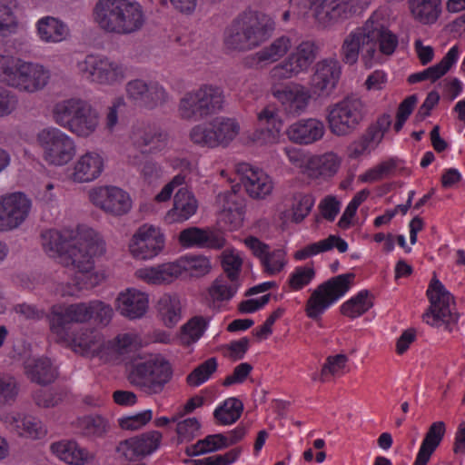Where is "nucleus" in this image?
<instances>
[{
	"instance_id": "nucleus-24",
	"label": "nucleus",
	"mask_w": 465,
	"mask_h": 465,
	"mask_svg": "<svg viewBox=\"0 0 465 465\" xmlns=\"http://www.w3.org/2000/svg\"><path fill=\"white\" fill-rule=\"evenodd\" d=\"M179 241L183 246L222 249L225 240L222 234L209 228L190 227L180 232Z\"/></svg>"
},
{
	"instance_id": "nucleus-2",
	"label": "nucleus",
	"mask_w": 465,
	"mask_h": 465,
	"mask_svg": "<svg viewBox=\"0 0 465 465\" xmlns=\"http://www.w3.org/2000/svg\"><path fill=\"white\" fill-rule=\"evenodd\" d=\"M94 18L101 29L117 35L133 34L144 24L141 5L130 0H98Z\"/></svg>"
},
{
	"instance_id": "nucleus-22",
	"label": "nucleus",
	"mask_w": 465,
	"mask_h": 465,
	"mask_svg": "<svg viewBox=\"0 0 465 465\" xmlns=\"http://www.w3.org/2000/svg\"><path fill=\"white\" fill-rule=\"evenodd\" d=\"M272 94L282 104L285 113L292 116L304 113L311 100L309 90L301 84H288L282 89L273 87Z\"/></svg>"
},
{
	"instance_id": "nucleus-20",
	"label": "nucleus",
	"mask_w": 465,
	"mask_h": 465,
	"mask_svg": "<svg viewBox=\"0 0 465 465\" xmlns=\"http://www.w3.org/2000/svg\"><path fill=\"white\" fill-rule=\"evenodd\" d=\"M340 62L334 58L323 59L315 64L312 76V89L318 96L329 95L336 87L341 77Z\"/></svg>"
},
{
	"instance_id": "nucleus-34",
	"label": "nucleus",
	"mask_w": 465,
	"mask_h": 465,
	"mask_svg": "<svg viewBox=\"0 0 465 465\" xmlns=\"http://www.w3.org/2000/svg\"><path fill=\"white\" fill-rule=\"evenodd\" d=\"M68 26L58 18L45 16L37 22V33L42 41L58 43L69 35Z\"/></svg>"
},
{
	"instance_id": "nucleus-3",
	"label": "nucleus",
	"mask_w": 465,
	"mask_h": 465,
	"mask_svg": "<svg viewBox=\"0 0 465 465\" xmlns=\"http://www.w3.org/2000/svg\"><path fill=\"white\" fill-rule=\"evenodd\" d=\"M73 230H49L42 234L43 245L48 252L58 254L65 267L86 273L94 268V246L76 239Z\"/></svg>"
},
{
	"instance_id": "nucleus-29",
	"label": "nucleus",
	"mask_w": 465,
	"mask_h": 465,
	"mask_svg": "<svg viewBox=\"0 0 465 465\" xmlns=\"http://www.w3.org/2000/svg\"><path fill=\"white\" fill-rule=\"evenodd\" d=\"M103 170V158L96 153H86L75 163L72 178L77 183L92 182L102 173Z\"/></svg>"
},
{
	"instance_id": "nucleus-49",
	"label": "nucleus",
	"mask_w": 465,
	"mask_h": 465,
	"mask_svg": "<svg viewBox=\"0 0 465 465\" xmlns=\"http://www.w3.org/2000/svg\"><path fill=\"white\" fill-rule=\"evenodd\" d=\"M112 349L122 357L124 361L133 364L139 360L135 354L136 345L130 334L118 335L113 342Z\"/></svg>"
},
{
	"instance_id": "nucleus-36",
	"label": "nucleus",
	"mask_w": 465,
	"mask_h": 465,
	"mask_svg": "<svg viewBox=\"0 0 465 465\" xmlns=\"http://www.w3.org/2000/svg\"><path fill=\"white\" fill-rule=\"evenodd\" d=\"M440 0H409L413 17L423 25L434 24L441 13Z\"/></svg>"
},
{
	"instance_id": "nucleus-17",
	"label": "nucleus",
	"mask_w": 465,
	"mask_h": 465,
	"mask_svg": "<svg viewBox=\"0 0 465 465\" xmlns=\"http://www.w3.org/2000/svg\"><path fill=\"white\" fill-rule=\"evenodd\" d=\"M92 203L104 212L115 216L127 213L132 207L129 194L116 186H104L90 193Z\"/></svg>"
},
{
	"instance_id": "nucleus-42",
	"label": "nucleus",
	"mask_w": 465,
	"mask_h": 465,
	"mask_svg": "<svg viewBox=\"0 0 465 465\" xmlns=\"http://www.w3.org/2000/svg\"><path fill=\"white\" fill-rule=\"evenodd\" d=\"M243 411L242 402L237 398H229L213 411V417L218 423L229 425L236 422Z\"/></svg>"
},
{
	"instance_id": "nucleus-32",
	"label": "nucleus",
	"mask_w": 465,
	"mask_h": 465,
	"mask_svg": "<svg viewBox=\"0 0 465 465\" xmlns=\"http://www.w3.org/2000/svg\"><path fill=\"white\" fill-rule=\"evenodd\" d=\"M166 134L160 129L147 127L137 129L133 133L132 140L134 145L142 153H150L160 150L163 145Z\"/></svg>"
},
{
	"instance_id": "nucleus-45",
	"label": "nucleus",
	"mask_w": 465,
	"mask_h": 465,
	"mask_svg": "<svg viewBox=\"0 0 465 465\" xmlns=\"http://www.w3.org/2000/svg\"><path fill=\"white\" fill-rule=\"evenodd\" d=\"M291 48V40L287 36L275 39L269 46L255 54L258 62H275L282 57Z\"/></svg>"
},
{
	"instance_id": "nucleus-18",
	"label": "nucleus",
	"mask_w": 465,
	"mask_h": 465,
	"mask_svg": "<svg viewBox=\"0 0 465 465\" xmlns=\"http://www.w3.org/2000/svg\"><path fill=\"white\" fill-rule=\"evenodd\" d=\"M164 239L160 231L143 225L134 234L129 248L132 254L140 260L156 256L163 248Z\"/></svg>"
},
{
	"instance_id": "nucleus-59",
	"label": "nucleus",
	"mask_w": 465,
	"mask_h": 465,
	"mask_svg": "<svg viewBox=\"0 0 465 465\" xmlns=\"http://www.w3.org/2000/svg\"><path fill=\"white\" fill-rule=\"evenodd\" d=\"M198 445H203V448L193 454H205L228 448L226 435L223 433L208 435L204 439L199 440Z\"/></svg>"
},
{
	"instance_id": "nucleus-37",
	"label": "nucleus",
	"mask_w": 465,
	"mask_h": 465,
	"mask_svg": "<svg viewBox=\"0 0 465 465\" xmlns=\"http://www.w3.org/2000/svg\"><path fill=\"white\" fill-rule=\"evenodd\" d=\"M182 273V265L178 263H164L156 267L145 268L138 271L141 278L153 283L170 282Z\"/></svg>"
},
{
	"instance_id": "nucleus-57",
	"label": "nucleus",
	"mask_w": 465,
	"mask_h": 465,
	"mask_svg": "<svg viewBox=\"0 0 465 465\" xmlns=\"http://www.w3.org/2000/svg\"><path fill=\"white\" fill-rule=\"evenodd\" d=\"M16 427L22 430L18 432L21 436L40 439L45 434V430L41 426V421L34 417H25L20 421L16 420Z\"/></svg>"
},
{
	"instance_id": "nucleus-51",
	"label": "nucleus",
	"mask_w": 465,
	"mask_h": 465,
	"mask_svg": "<svg viewBox=\"0 0 465 465\" xmlns=\"http://www.w3.org/2000/svg\"><path fill=\"white\" fill-rule=\"evenodd\" d=\"M217 370V361L215 358H209L198 365L187 377L186 381L191 386H200L205 382L211 375Z\"/></svg>"
},
{
	"instance_id": "nucleus-64",
	"label": "nucleus",
	"mask_w": 465,
	"mask_h": 465,
	"mask_svg": "<svg viewBox=\"0 0 465 465\" xmlns=\"http://www.w3.org/2000/svg\"><path fill=\"white\" fill-rule=\"evenodd\" d=\"M152 411L147 410L141 413L119 419V425L124 430H138L152 420Z\"/></svg>"
},
{
	"instance_id": "nucleus-58",
	"label": "nucleus",
	"mask_w": 465,
	"mask_h": 465,
	"mask_svg": "<svg viewBox=\"0 0 465 465\" xmlns=\"http://www.w3.org/2000/svg\"><path fill=\"white\" fill-rule=\"evenodd\" d=\"M18 393L15 379L9 375L0 374V404H10Z\"/></svg>"
},
{
	"instance_id": "nucleus-41",
	"label": "nucleus",
	"mask_w": 465,
	"mask_h": 465,
	"mask_svg": "<svg viewBox=\"0 0 465 465\" xmlns=\"http://www.w3.org/2000/svg\"><path fill=\"white\" fill-rule=\"evenodd\" d=\"M371 296L368 290L360 291L341 306V314L351 319L361 316L373 306V302L369 299Z\"/></svg>"
},
{
	"instance_id": "nucleus-61",
	"label": "nucleus",
	"mask_w": 465,
	"mask_h": 465,
	"mask_svg": "<svg viewBox=\"0 0 465 465\" xmlns=\"http://www.w3.org/2000/svg\"><path fill=\"white\" fill-rule=\"evenodd\" d=\"M201 424L196 418H188L177 423L176 432L179 436L180 441H191L197 435L200 430Z\"/></svg>"
},
{
	"instance_id": "nucleus-35",
	"label": "nucleus",
	"mask_w": 465,
	"mask_h": 465,
	"mask_svg": "<svg viewBox=\"0 0 465 465\" xmlns=\"http://www.w3.org/2000/svg\"><path fill=\"white\" fill-rule=\"evenodd\" d=\"M339 165L340 163L333 153H325L310 158L306 165V172L311 178L327 179L336 173Z\"/></svg>"
},
{
	"instance_id": "nucleus-14",
	"label": "nucleus",
	"mask_w": 465,
	"mask_h": 465,
	"mask_svg": "<svg viewBox=\"0 0 465 465\" xmlns=\"http://www.w3.org/2000/svg\"><path fill=\"white\" fill-rule=\"evenodd\" d=\"M127 98L135 104L146 109H154L165 104L169 95L158 82L136 78L125 85Z\"/></svg>"
},
{
	"instance_id": "nucleus-26",
	"label": "nucleus",
	"mask_w": 465,
	"mask_h": 465,
	"mask_svg": "<svg viewBox=\"0 0 465 465\" xmlns=\"http://www.w3.org/2000/svg\"><path fill=\"white\" fill-rule=\"evenodd\" d=\"M259 129L255 132V139L264 143L277 142L283 123L273 106H266L257 114Z\"/></svg>"
},
{
	"instance_id": "nucleus-33",
	"label": "nucleus",
	"mask_w": 465,
	"mask_h": 465,
	"mask_svg": "<svg viewBox=\"0 0 465 465\" xmlns=\"http://www.w3.org/2000/svg\"><path fill=\"white\" fill-rule=\"evenodd\" d=\"M25 369L27 377L40 385L50 384L56 378V371L47 358L28 360Z\"/></svg>"
},
{
	"instance_id": "nucleus-10",
	"label": "nucleus",
	"mask_w": 465,
	"mask_h": 465,
	"mask_svg": "<svg viewBox=\"0 0 465 465\" xmlns=\"http://www.w3.org/2000/svg\"><path fill=\"white\" fill-rule=\"evenodd\" d=\"M44 159L52 165L62 166L75 154L74 140L57 128H45L37 134Z\"/></svg>"
},
{
	"instance_id": "nucleus-8",
	"label": "nucleus",
	"mask_w": 465,
	"mask_h": 465,
	"mask_svg": "<svg viewBox=\"0 0 465 465\" xmlns=\"http://www.w3.org/2000/svg\"><path fill=\"white\" fill-rule=\"evenodd\" d=\"M354 273L340 274L321 283L306 302L305 312L309 318L318 321L322 314L350 289Z\"/></svg>"
},
{
	"instance_id": "nucleus-19",
	"label": "nucleus",
	"mask_w": 465,
	"mask_h": 465,
	"mask_svg": "<svg viewBox=\"0 0 465 465\" xmlns=\"http://www.w3.org/2000/svg\"><path fill=\"white\" fill-rule=\"evenodd\" d=\"M161 439L159 431H148L121 441L116 451L127 460H138L153 452L159 447Z\"/></svg>"
},
{
	"instance_id": "nucleus-27",
	"label": "nucleus",
	"mask_w": 465,
	"mask_h": 465,
	"mask_svg": "<svg viewBox=\"0 0 465 465\" xmlns=\"http://www.w3.org/2000/svg\"><path fill=\"white\" fill-rule=\"evenodd\" d=\"M148 296L135 289L121 292L116 299V309L123 316L134 320L143 317L148 309Z\"/></svg>"
},
{
	"instance_id": "nucleus-52",
	"label": "nucleus",
	"mask_w": 465,
	"mask_h": 465,
	"mask_svg": "<svg viewBox=\"0 0 465 465\" xmlns=\"http://www.w3.org/2000/svg\"><path fill=\"white\" fill-rule=\"evenodd\" d=\"M208 322L203 316H194L190 319L182 328V339L189 342L198 341L204 333Z\"/></svg>"
},
{
	"instance_id": "nucleus-56",
	"label": "nucleus",
	"mask_w": 465,
	"mask_h": 465,
	"mask_svg": "<svg viewBox=\"0 0 465 465\" xmlns=\"http://www.w3.org/2000/svg\"><path fill=\"white\" fill-rule=\"evenodd\" d=\"M183 263L182 270L190 271L191 275L194 277L203 276L211 269L210 261L203 256H188Z\"/></svg>"
},
{
	"instance_id": "nucleus-5",
	"label": "nucleus",
	"mask_w": 465,
	"mask_h": 465,
	"mask_svg": "<svg viewBox=\"0 0 465 465\" xmlns=\"http://www.w3.org/2000/svg\"><path fill=\"white\" fill-rule=\"evenodd\" d=\"M173 375L170 361L161 355H156L145 360L139 358L133 362L128 381L147 394H159L170 382Z\"/></svg>"
},
{
	"instance_id": "nucleus-31",
	"label": "nucleus",
	"mask_w": 465,
	"mask_h": 465,
	"mask_svg": "<svg viewBox=\"0 0 465 465\" xmlns=\"http://www.w3.org/2000/svg\"><path fill=\"white\" fill-rule=\"evenodd\" d=\"M87 104L82 99L71 98L57 103L53 109L54 122L63 128L70 130Z\"/></svg>"
},
{
	"instance_id": "nucleus-39",
	"label": "nucleus",
	"mask_w": 465,
	"mask_h": 465,
	"mask_svg": "<svg viewBox=\"0 0 465 465\" xmlns=\"http://www.w3.org/2000/svg\"><path fill=\"white\" fill-rule=\"evenodd\" d=\"M98 123V113L87 102L79 117L73 122L69 131L78 136L87 137L96 130Z\"/></svg>"
},
{
	"instance_id": "nucleus-62",
	"label": "nucleus",
	"mask_w": 465,
	"mask_h": 465,
	"mask_svg": "<svg viewBox=\"0 0 465 465\" xmlns=\"http://www.w3.org/2000/svg\"><path fill=\"white\" fill-rule=\"evenodd\" d=\"M329 4L330 1L328 0H313L311 4L313 16L324 27L332 25Z\"/></svg>"
},
{
	"instance_id": "nucleus-21",
	"label": "nucleus",
	"mask_w": 465,
	"mask_h": 465,
	"mask_svg": "<svg viewBox=\"0 0 465 465\" xmlns=\"http://www.w3.org/2000/svg\"><path fill=\"white\" fill-rule=\"evenodd\" d=\"M237 172L241 175V183L252 198L263 199L272 193L273 183L262 170L242 163L238 165Z\"/></svg>"
},
{
	"instance_id": "nucleus-6",
	"label": "nucleus",
	"mask_w": 465,
	"mask_h": 465,
	"mask_svg": "<svg viewBox=\"0 0 465 465\" xmlns=\"http://www.w3.org/2000/svg\"><path fill=\"white\" fill-rule=\"evenodd\" d=\"M223 102L224 95L220 87L203 84L185 93L180 99L178 115L185 121L199 122L221 111Z\"/></svg>"
},
{
	"instance_id": "nucleus-15",
	"label": "nucleus",
	"mask_w": 465,
	"mask_h": 465,
	"mask_svg": "<svg viewBox=\"0 0 465 465\" xmlns=\"http://www.w3.org/2000/svg\"><path fill=\"white\" fill-rule=\"evenodd\" d=\"M31 200L23 193L0 197V232L18 228L28 217Z\"/></svg>"
},
{
	"instance_id": "nucleus-28",
	"label": "nucleus",
	"mask_w": 465,
	"mask_h": 465,
	"mask_svg": "<svg viewBox=\"0 0 465 465\" xmlns=\"http://www.w3.org/2000/svg\"><path fill=\"white\" fill-rule=\"evenodd\" d=\"M198 201L186 188H180L173 197V206L168 211L165 220L170 223H183L195 214Z\"/></svg>"
},
{
	"instance_id": "nucleus-50",
	"label": "nucleus",
	"mask_w": 465,
	"mask_h": 465,
	"mask_svg": "<svg viewBox=\"0 0 465 465\" xmlns=\"http://www.w3.org/2000/svg\"><path fill=\"white\" fill-rule=\"evenodd\" d=\"M191 141L202 146L210 148L217 147V141L215 139V131L213 128L212 122L209 124H197L190 131Z\"/></svg>"
},
{
	"instance_id": "nucleus-43",
	"label": "nucleus",
	"mask_w": 465,
	"mask_h": 465,
	"mask_svg": "<svg viewBox=\"0 0 465 465\" xmlns=\"http://www.w3.org/2000/svg\"><path fill=\"white\" fill-rule=\"evenodd\" d=\"M74 351L87 353L97 351L101 344V334L94 329H84L74 335L72 340Z\"/></svg>"
},
{
	"instance_id": "nucleus-13",
	"label": "nucleus",
	"mask_w": 465,
	"mask_h": 465,
	"mask_svg": "<svg viewBox=\"0 0 465 465\" xmlns=\"http://www.w3.org/2000/svg\"><path fill=\"white\" fill-rule=\"evenodd\" d=\"M318 52L319 48L313 42L301 43L294 53L271 70V78L274 81L290 79L306 71L315 61Z\"/></svg>"
},
{
	"instance_id": "nucleus-1",
	"label": "nucleus",
	"mask_w": 465,
	"mask_h": 465,
	"mask_svg": "<svg viewBox=\"0 0 465 465\" xmlns=\"http://www.w3.org/2000/svg\"><path fill=\"white\" fill-rule=\"evenodd\" d=\"M274 25L273 20L264 13L242 12L225 30L224 45L229 50H252L271 37Z\"/></svg>"
},
{
	"instance_id": "nucleus-30",
	"label": "nucleus",
	"mask_w": 465,
	"mask_h": 465,
	"mask_svg": "<svg viewBox=\"0 0 465 465\" xmlns=\"http://www.w3.org/2000/svg\"><path fill=\"white\" fill-rule=\"evenodd\" d=\"M446 432L443 421H435L428 429L413 465H427L431 455L440 446Z\"/></svg>"
},
{
	"instance_id": "nucleus-9",
	"label": "nucleus",
	"mask_w": 465,
	"mask_h": 465,
	"mask_svg": "<svg viewBox=\"0 0 465 465\" xmlns=\"http://www.w3.org/2000/svg\"><path fill=\"white\" fill-rule=\"evenodd\" d=\"M327 121L332 134L342 136L352 133L363 119L364 104L354 96H347L327 108Z\"/></svg>"
},
{
	"instance_id": "nucleus-44",
	"label": "nucleus",
	"mask_w": 465,
	"mask_h": 465,
	"mask_svg": "<svg viewBox=\"0 0 465 465\" xmlns=\"http://www.w3.org/2000/svg\"><path fill=\"white\" fill-rule=\"evenodd\" d=\"M213 128L215 131L217 145H228L238 134V124L230 118H216L212 121Z\"/></svg>"
},
{
	"instance_id": "nucleus-47",
	"label": "nucleus",
	"mask_w": 465,
	"mask_h": 465,
	"mask_svg": "<svg viewBox=\"0 0 465 465\" xmlns=\"http://www.w3.org/2000/svg\"><path fill=\"white\" fill-rule=\"evenodd\" d=\"M239 286V282H231L228 284L227 280L223 276H220L209 288V294L213 301H229L234 296Z\"/></svg>"
},
{
	"instance_id": "nucleus-63",
	"label": "nucleus",
	"mask_w": 465,
	"mask_h": 465,
	"mask_svg": "<svg viewBox=\"0 0 465 465\" xmlns=\"http://www.w3.org/2000/svg\"><path fill=\"white\" fill-rule=\"evenodd\" d=\"M329 4L330 1L328 0H313L311 4L313 16L324 27L332 25Z\"/></svg>"
},
{
	"instance_id": "nucleus-46",
	"label": "nucleus",
	"mask_w": 465,
	"mask_h": 465,
	"mask_svg": "<svg viewBox=\"0 0 465 465\" xmlns=\"http://www.w3.org/2000/svg\"><path fill=\"white\" fill-rule=\"evenodd\" d=\"M77 428L80 432L87 437H102L109 429L107 420L100 416H85L78 419Z\"/></svg>"
},
{
	"instance_id": "nucleus-25",
	"label": "nucleus",
	"mask_w": 465,
	"mask_h": 465,
	"mask_svg": "<svg viewBox=\"0 0 465 465\" xmlns=\"http://www.w3.org/2000/svg\"><path fill=\"white\" fill-rule=\"evenodd\" d=\"M365 30L369 44L373 45L374 51L377 52L379 45V51L382 54L391 55L394 53L399 43L398 36L381 23L371 17L365 23Z\"/></svg>"
},
{
	"instance_id": "nucleus-53",
	"label": "nucleus",
	"mask_w": 465,
	"mask_h": 465,
	"mask_svg": "<svg viewBox=\"0 0 465 465\" xmlns=\"http://www.w3.org/2000/svg\"><path fill=\"white\" fill-rule=\"evenodd\" d=\"M348 361L347 355L342 353L328 356L325 363L322 367L319 378L320 381L325 382L329 376L337 375L345 368Z\"/></svg>"
},
{
	"instance_id": "nucleus-48",
	"label": "nucleus",
	"mask_w": 465,
	"mask_h": 465,
	"mask_svg": "<svg viewBox=\"0 0 465 465\" xmlns=\"http://www.w3.org/2000/svg\"><path fill=\"white\" fill-rule=\"evenodd\" d=\"M16 0H0V35H6L16 28L17 23L14 13Z\"/></svg>"
},
{
	"instance_id": "nucleus-40",
	"label": "nucleus",
	"mask_w": 465,
	"mask_h": 465,
	"mask_svg": "<svg viewBox=\"0 0 465 465\" xmlns=\"http://www.w3.org/2000/svg\"><path fill=\"white\" fill-rule=\"evenodd\" d=\"M158 313L168 328L175 326L181 319V304L177 296L164 294L157 304Z\"/></svg>"
},
{
	"instance_id": "nucleus-7",
	"label": "nucleus",
	"mask_w": 465,
	"mask_h": 465,
	"mask_svg": "<svg viewBox=\"0 0 465 465\" xmlns=\"http://www.w3.org/2000/svg\"><path fill=\"white\" fill-rule=\"evenodd\" d=\"M426 295L430 306L422 314L423 322L435 328L444 325L445 330L451 332L459 321L460 313L456 312L454 296L437 278L436 272H433Z\"/></svg>"
},
{
	"instance_id": "nucleus-12",
	"label": "nucleus",
	"mask_w": 465,
	"mask_h": 465,
	"mask_svg": "<svg viewBox=\"0 0 465 465\" xmlns=\"http://www.w3.org/2000/svg\"><path fill=\"white\" fill-rule=\"evenodd\" d=\"M360 52L364 65L371 68L374 62L381 59V54L374 51L373 45L369 44L365 30V24L351 32L343 40L340 50L341 61L349 65L357 63Z\"/></svg>"
},
{
	"instance_id": "nucleus-55",
	"label": "nucleus",
	"mask_w": 465,
	"mask_h": 465,
	"mask_svg": "<svg viewBox=\"0 0 465 465\" xmlns=\"http://www.w3.org/2000/svg\"><path fill=\"white\" fill-rule=\"evenodd\" d=\"M285 252L282 249L268 252L261 261L264 267V271L269 274H276L280 272L285 265Z\"/></svg>"
},
{
	"instance_id": "nucleus-4",
	"label": "nucleus",
	"mask_w": 465,
	"mask_h": 465,
	"mask_svg": "<svg viewBox=\"0 0 465 465\" xmlns=\"http://www.w3.org/2000/svg\"><path fill=\"white\" fill-rule=\"evenodd\" d=\"M49 78L43 65L0 54V80L8 85L33 93L43 89Z\"/></svg>"
},
{
	"instance_id": "nucleus-60",
	"label": "nucleus",
	"mask_w": 465,
	"mask_h": 465,
	"mask_svg": "<svg viewBox=\"0 0 465 465\" xmlns=\"http://www.w3.org/2000/svg\"><path fill=\"white\" fill-rule=\"evenodd\" d=\"M314 276L315 271L312 267H298L290 276V287L296 291L301 290L309 284Z\"/></svg>"
},
{
	"instance_id": "nucleus-16",
	"label": "nucleus",
	"mask_w": 465,
	"mask_h": 465,
	"mask_svg": "<svg viewBox=\"0 0 465 465\" xmlns=\"http://www.w3.org/2000/svg\"><path fill=\"white\" fill-rule=\"evenodd\" d=\"M78 68L87 79L99 84H114L124 78L123 67L106 57L87 55Z\"/></svg>"
},
{
	"instance_id": "nucleus-54",
	"label": "nucleus",
	"mask_w": 465,
	"mask_h": 465,
	"mask_svg": "<svg viewBox=\"0 0 465 465\" xmlns=\"http://www.w3.org/2000/svg\"><path fill=\"white\" fill-rule=\"evenodd\" d=\"M292 219L301 223L311 212L314 205V198L311 194L296 193L293 196Z\"/></svg>"
},
{
	"instance_id": "nucleus-23",
	"label": "nucleus",
	"mask_w": 465,
	"mask_h": 465,
	"mask_svg": "<svg viewBox=\"0 0 465 465\" xmlns=\"http://www.w3.org/2000/svg\"><path fill=\"white\" fill-rule=\"evenodd\" d=\"M325 133L323 123L315 118L302 119L291 124L286 134L288 138L299 144H311L322 138Z\"/></svg>"
},
{
	"instance_id": "nucleus-11",
	"label": "nucleus",
	"mask_w": 465,
	"mask_h": 465,
	"mask_svg": "<svg viewBox=\"0 0 465 465\" xmlns=\"http://www.w3.org/2000/svg\"><path fill=\"white\" fill-rule=\"evenodd\" d=\"M50 330L60 339L68 336L69 325L73 322H85L93 318L91 302H80L68 306L53 305L46 315Z\"/></svg>"
},
{
	"instance_id": "nucleus-38",
	"label": "nucleus",
	"mask_w": 465,
	"mask_h": 465,
	"mask_svg": "<svg viewBox=\"0 0 465 465\" xmlns=\"http://www.w3.org/2000/svg\"><path fill=\"white\" fill-rule=\"evenodd\" d=\"M51 450L60 460L69 464L79 465L88 458V451L75 441L54 442L51 445Z\"/></svg>"
}]
</instances>
